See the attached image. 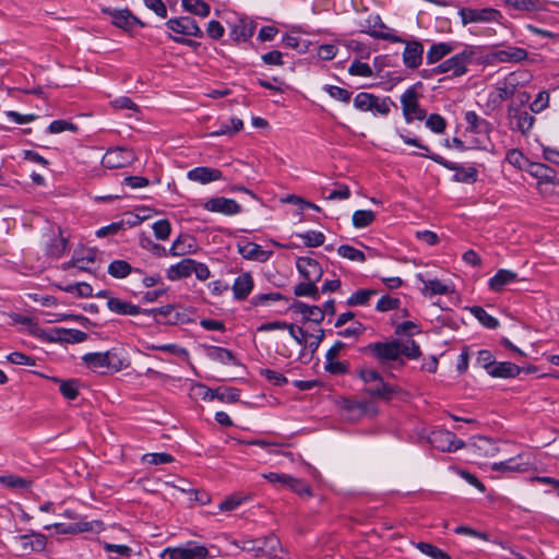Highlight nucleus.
Wrapping results in <instances>:
<instances>
[{"label":"nucleus","instance_id":"obj_1","mask_svg":"<svg viewBox=\"0 0 559 559\" xmlns=\"http://www.w3.org/2000/svg\"><path fill=\"white\" fill-rule=\"evenodd\" d=\"M82 362L88 370L99 373L119 372L130 365L124 349L117 347L85 354L82 356Z\"/></svg>","mask_w":559,"mask_h":559},{"label":"nucleus","instance_id":"obj_2","mask_svg":"<svg viewBox=\"0 0 559 559\" xmlns=\"http://www.w3.org/2000/svg\"><path fill=\"white\" fill-rule=\"evenodd\" d=\"M358 377L366 385L365 392L372 397L389 401L394 394L401 392L397 386L386 383L382 376L372 368H360Z\"/></svg>","mask_w":559,"mask_h":559},{"label":"nucleus","instance_id":"obj_3","mask_svg":"<svg viewBox=\"0 0 559 559\" xmlns=\"http://www.w3.org/2000/svg\"><path fill=\"white\" fill-rule=\"evenodd\" d=\"M474 56V50L472 48H466L463 51L448 58L431 70H425L423 76L431 78L432 75L441 73H450V75L454 78L462 76L467 73V67L472 62Z\"/></svg>","mask_w":559,"mask_h":559},{"label":"nucleus","instance_id":"obj_4","mask_svg":"<svg viewBox=\"0 0 559 559\" xmlns=\"http://www.w3.org/2000/svg\"><path fill=\"white\" fill-rule=\"evenodd\" d=\"M419 83L413 85L401 95L402 111L407 123L414 120H423L426 116V111L419 105Z\"/></svg>","mask_w":559,"mask_h":559},{"label":"nucleus","instance_id":"obj_5","mask_svg":"<svg viewBox=\"0 0 559 559\" xmlns=\"http://www.w3.org/2000/svg\"><path fill=\"white\" fill-rule=\"evenodd\" d=\"M13 542L21 555L40 552L46 548L47 544L46 536L37 532H31L25 535L15 536Z\"/></svg>","mask_w":559,"mask_h":559},{"label":"nucleus","instance_id":"obj_6","mask_svg":"<svg viewBox=\"0 0 559 559\" xmlns=\"http://www.w3.org/2000/svg\"><path fill=\"white\" fill-rule=\"evenodd\" d=\"M207 555V548L195 542H189L182 546L164 550V556H168L169 559H204Z\"/></svg>","mask_w":559,"mask_h":559},{"label":"nucleus","instance_id":"obj_7","mask_svg":"<svg viewBox=\"0 0 559 559\" xmlns=\"http://www.w3.org/2000/svg\"><path fill=\"white\" fill-rule=\"evenodd\" d=\"M366 349L381 364L395 361L400 358V341L372 343Z\"/></svg>","mask_w":559,"mask_h":559},{"label":"nucleus","instance_id":"obj_8","mask_svg":"<svg viewBox=\"0 0 559 559\" xmlns=\"http://www.w3.org/2000/svg\"><path fill=\"white\" fill-rule=\"evenodd\" d=\"M416 278L423 284L420 293L426 297L431 298L437 295H448L454 292L453 285L449 282H443L423 273L416 274Z\"/></svg>","mask_w":559,"mask_h":559},{"label":"nucleus","instance_id":"obj_9","mask_svg":"<svg viewBox=\"0 0 559 559\" xmlns=\"http://www.w3.org/2000/svg\"><path fill=\"white\" fill-rule=\"evenodd\" d=\"M459 15L462 19L464 25L469 23H489L496 22L501 16L498 10L491 8L485 9H471L463 8L459 11Z\"/></svg>","mask_w":559,"mask_h":559},{"label":"nucleus","instance_id":"obj_10","mask_svg":"<svg viewBox=\"0 0 559 559\" xmlns=\"http://www.w3.org/2000/svg\"><path fill=\"white\" fill-rule=\"evenodd\" d=\"M166 26L180 36L203 37V32L190 16H180L167 21Z\"/></svg>","mask_w":559,"mask_h":559},{"label":"nucleus","instance_id":"obj_11","mask_svg":"<svg viewBox=\"0 0 559 559\" xmlns=\"http://www.w3.org/2000/svg\"><path fill=\"white\" fill-rule=\"evenodd\" d=\"M519 83L520 82L515 73L509 74L489 93V102L493 105L501 104L503 100L508 99L515 93Z\"/></svg>","mask_w":559,"mask_h":559},{"label":"nucleus","instance_id":"obj_12","mask_svg":"<svg viewBox=\"0 0 559 559\" xmlns=\"http://www.w3.org/2000/svg\"><path fill=\"white\" fill-rule=\"evenodd\" d=\"M87 338L85 332L76 329L55 328L46 331L44 341L60 343H82Z\"/></svg>","mask_w":559,"mask_h":559},{"label":"nucleus","instance_id":"obj_13","mask_svg":"<svg viewBox=\"0 0 559 559\" xmlns=\"http://www.w3.org/2000/svg\"><path fill=\"white\" fill-rule=\"evenodd\" d=\"M203 207L213 213H219L226 216H233L241 212V205L234 199L216 197L209 199Z\"/></svg>","mask_w":559,"mask_h":559},{"label":"nucleus","instance_id":"obj_14","mask_svg":"<svg viewBox=\"0 0 559 559\" xmlns=\"http://www.w3.org/2000/svg\"><path fill=\"white\" fill-rule=\"evenodd\" d=\"M429 440L436 449L447 452H452L464 447V442L448 430L432 431Z\"/></svg>","mask_w":559,"mask_h":559},{"label":"nucleus","instance_id":"obj_15","mask_svg":"<svg viewBox=\"0 0 559 559\" xmlns=\"http://www.w3.org/2000/svg\"><path fill=\"white\" fill-rule=\"evenodd\" d=\"M134 159V154L122 147L110 148L103 157L102 164L109 169L126 167Z\"/></svg>","mask_w":559,"mask_h":559},{"label":"nucleus","instance_id":"obj_16","mask_svg":"<svg viewBox=\"0 0 559 559\" xmlns=\"http://www.w3.org/2000/svg\"><path fill=\"white\" fill-rule=\"evenodd\" d=\"M46 252L50 257L60 258L67 249L68 245V236L66 231L57 226L56 228H51L50 235L46 236Z\"/></svg>","mask_w":559,"mask_h":559},{"label":"nucleus","instance_id":"obj_17","mask_svg":"<svg viewBox=\"0 0 559 559\" xmlns=\"http://www.w3.org/2000/svg\"><path fill=\"white\" fill-rule=\"evenodd\" d=\"M532 468V462L524 454L491 465L492 471L501 473H526Z\"/></svg>","mask_w":559,"mask_h":559},{"label":"nucleus","instance_id":"obj_18","mask_svg":"<svg viewBox=\"0 0 559 559\" xmlns=\"http://www.w3.org/2000/svg\"><path fill=\"white\" fill-rule=\"evenodd\" d=\"M296 267L306 281L319 282L322 277L323 270L319 262L309 257H300L296 261Z\"/></svg>","mask_w":559,"mask_h":559},{"label":"nucleus","instance_id":"obj_19","mask_svg":"<svg viewBox=\"0 0 559 559\" xmlns=\"http://www.w3.org/2000/svg\"><path fill=\"white\" fill-rule=\"evenodd\" d=\"M96 251L93 249H82L75 251L71 261L62 264L63 270L78 269L80 271H91L95 263Z\"/></svg>","mask_w":559,"mask_h":559},{"label":"nucleus","instance_id":"obj_20","mask_svg":"<svg viewBox=\"0 0 559 559\" xmlns=\"http://www.w3.org/2000/svg\"><path fill=\"white\" fill-rule=\"evenodd\" d=\"M277 547V538L270 536L264 539L245 542L242 549L249 552H253L255 556H267L275 554Z\"/></svg>","mask_w":559,"mask_h":559},{"label":"nucleus","instance_id":"obj_21","mask_svg":"<svg viewBox=\"0 0 559 559\" xmlns=\"http://www.w3.org/2000/svg\"><path fill=\"white\" fill-rule=\"evenodd\" d=\"M98 296L106 297L107 298V302H106L107 308L111 312H115L117 314L136 316L141 312L140 307H138L129 301L122 300L120 298L109 296L107 292H102L98 294Z\"/></svg>","mask_w":559,"mask_h":559},{"label":"nucleus","instance_id":"obj_22","mask_svg":"<svg viewBox=\"0 0 559 559\" xmlns=\"http://www.w3.org/2000/svg\"><path fill=\"white\" fill-rule=\"evenodd\" d=\"M103 13L107 14L111 19V23L121 29H130L132 28L138 20L132 13L127 9L121 10H112L110 8H103Z\"/></svg>","mask_w":559,"mask_h":559},{"label":"nucleus","instance_id":"obj_23","mask_svg":"<svg viewBox=\"0 0 559 559\" xmlns=\"http://www.w3.org/2000/svg\"><path fill=\"white\" fill-rule=\"evenodd\" d=\"M198 251V243L190 235H179L173 242L169 254L173 257H182Z\"/></svg>","mask_w":559,"mask_h":559},{"label":"nucleus","instance_id":"obj_24","mask_svg":"<svg viewBox=\"0 0 559 559\" xmlns=\"http://www.w3.org/2000/svg\"><path fill=\"white\" fill-rule=\"evenodd\" d=\"M525 170L539 180V185L545 183V192H551L548 186L555 185V171L540 163L528 162Z\"/></svg>","mask_w":559,"mask_h":559},{"label":"nucleus","instance_id":"obj_25","mask_svg":"<svg viewBox=\"0 0 559 559\" xmlns=\"http://www.w3.org/2000/svg\"><path fill=\"white\" fill-rule=\"evenodd\" d=\"M187 178L191 181L206 185L212 181L221 180L223 178V174L217 168L195 167L187 173Z\"/></svg>","mask_w":559,"mask_h":559},{"label":"nucleus","instance_id":"obj_26","mask_svg":"<svg viewBox=\"0 0 559 559\" xmlns=\"http://www.w3.org/2000/svg\"><path fill=\"white\" fill-rule=\"evenodd\" d=\"M491 57L493 60H496L498 62L518 63L523 60H526L528 57V53L523 48L510 46V47L495 50L491 53Z\"/></svg>","mask_w":559,"mask_h":559},{"label":"nucleus","instance_id":"obj_27","mask_svg":"<svg viewBox=\"0 0 559 559\" xmlns=\"http://www.w3.org/2000/svg\"><path fill=\"white\" fill-rule=\"evenodd\" d=\"M424 47L418 41L407 43L403 51L405 67L416 69L421 64Z\"/></svg>","mask_w":559,"mask_h":559},{"label":"nucleus","instance_id":"obj_28","mask_svg":"<svg viewBox=\"0 0 559 559\" xmlns=\"http://www.w3.org/2000/svg\"><path fill=\"white\" fill-rule=\"evenodd\" d=\"M296 313L301 316L304 322L321 323L324 320V310L318 306H309L304 302L293 305Z\"/></svg>","mask_w":559,"mask_h":559},{"label":"nucleus","instance_id":"obj_29","mask_svg":"<svg viewBox=\"0 0 559 559\" xmlns=\"http://www.w3.org/2000/svg\"><path fill=\"white\" fill-rule=\"evenodd\" d=\"M239 252L245 259L258 262H266L272 255L271 251L263 250L260 245L254 242H246L239 246Z\"/></svg>","mask_w":559,"mask_h":559},{"label":"nucleus","instance_id":"obj_30","mask_svg":"<svg viewBox=\"0 0 559 559\" xmlns=\"http://www.w3.org/2000/svg\"><path fill=\"white\" fill-rule=\"evenodd\" d=\"M193 260L186 258L178 263L170 265L166 271V276L170 281H178L190 276L193 272Z\"/></svg>","mask_w":559,"mask_h":559},{"label":"nucleus","instance_id":"obj_31","mask_svg":"<svg viewBox=\"0 0 559 559\" xmlns=\"http://www.w3.org/2000/svg\"><path fill=\"white\" fill-rule=\"evenodd\" d=\"M424 156L430 157L433 160L444 165L445 167H448L452 170H455L454 180L457 182L473 183L477 180L478 173L475 167L463 168V167H459V166H450L447 163L441 162L439 158H437L435 156H430L428 154H424Z\"/></svg>","mask_w":559,"mask_h":559},{"label":"nucleus","instance_id":"obj_32","mask_svg":"<svg viewBox=\"0 0 559 559\" xmlns=\"http://www.w3.org/2000/svg\"><path fill=\"white\" fill-rule=\"evenodd\" d=\"M518 274L513 271L500 269L488 282L492 292H501L504 286L516 282Z\"/></svg>","mask_w":559,"mask_h":559},{"label":"nucleus","instance_id":"obj_33","mask_svg":"<svg viewBox=\"0 0 559 559\" xmlns=\"http://www.w3.org/2000/svg\"><path fill=\"white\" fill-rule=\"evenodd\" d=\"M253 289V278L249 273L240 274L234 282L233 293L235 298L245 299Z\"/></svg>","mask_w":559,"mask_h":559},{"label":"nucleus","instance_id":"obj_34","mask_svg":"<svg viewBox=\"0 0 559 559\" xmlns=\"http://www.w3.org/2000/svg\"><path fill=\"white\" fill-rule=\"evenodd\" d=\"M454 50V46L450 43H437L431 45L426 55L428 64H435L442 58L447 57Z\"/></svg>","mask_w":559,"mask_h":559},{"label":"nucleus","instance_id":"obj_35","mask_svg":"<svg viewBox=\"0 0 559 559\" xmlns=\"http://www.w3.org/2000/svg\"><path fill=\"white\" fill-rule=\"evenodd\" d=\"M520 373V368L509 361H502L495 364L492 368L489 369V374L496 378H513Z\"/></svg>","mask_w":559,"mask_h":559},{"label":"nucleus","instance_id":"obj_36","mask_svg":"<svg viewBox=\"0 0 559 559\" xmlns=\"http://www.w3.org/2000/svg\"><path fill=\"white\" fill-rule=\"evenodd\" d=\"M181 7L186 12L200 17H206L211 12L210 4L204 0H181Z\"/></svg>","mask_w":559,"mask_h":559},{"label":"nucleus","instance_id":"obj_37","mask_svg":"<svg viewBox=\"0 0 559 559\" xmlns=\"http://www.w3.org/2000/svg\"><path fill=\"white\" fill-rule=\"evenodd\" d=\"M14 322L20 323L25 326V331L29 333L31 335L44 341L46 336L45 329L40 328L37 322H35L32 318L16 314L14 317Z\"/></svg>","mask_w":559,"mask_h":559},{"label":"nucleus","instance_id":"obj_38","mask_svg":"<svg viewBox=\"0 0 559 559\" xmlns=\"http://www.w3.org/2000/svg\"><path fill=\"white\" fill-rule=\"evenodd\" d=\"M53 527L59 534H76L93 530L92 523H74V524H64V523H55L51 525H46V530H50Z\"/></svg>","mask_w":559,"mask_h":559},{"label":"nucleus","instance_id":"obj_39","mask_svg":"<svg viewBox=\"0 0 559 559\" xmlns=\"http://www.w3.org/2000/svg\"><path fill=\"white\" fill-rule=\"evenodd\" d=\"M473 448L479 456L491 457L498 453L497 444L488 438H478L474 441Z\"/></svg>","mask_w":559,"mask_h":559},{"label":"nucleus","instance_id":"obj_40","mask_svg":"<svg viewBox=\"0 0 559 559\" xmlns=\"http://www.w3.org/2000/svg\"><path fill=\"white\" fill-rule=\"evenodd\" d=\"M243 128V121L239 118H230L229 123H221L219 129L209 133L210 136H222V135H234L241 131Z\"/></svg>","mask_w":559,"mask_h":559},{"label":"nucleus","instance_id":"obj_41","mask_svg":"<svg viewBox=\"0 0 559 559\" xmlns=\"http://www.w3.org/2000/svg\"><path fill=\"white\" fill-rule=\"evenodd\" d=\"M373 21V25H372V29L370 32L371 36L376 37V38H381V39H389V40H392V41H399L400 39L392 34V31L390 28H388L380 20L379 16H371L369 19V22Z\"/></svg>","mask_w":559,"mask_h":559},{"label":"nucleus","instance_id":"obj_42","mask_svg":"<svg viewBox=\"0 0 559 559\" xmlns=\"http://www.w3.org/2000/svg\"><path fill=\"white\" fill-rule=\"evenodd\" d=\"M534 117L526 111L515 112L511 117V123L522 133L528 132L534 124Z\"/></svg>","mask_w":559,"mask_h":559},{"label":"nucleus","instance_id":"obj_43","mask_svg":"<svg viewBox=\"0 0 559 559\" xmlns=\"http://www.w3.org/2000/svg\"><path fill=\"white\" fill-rule=\"evenodd\" d=\"M376 214L370 210H357L353 213L352 223L355 228H366L373 223Z\"/></svg>","mask_w":559,"mask_h":559},{"label":"nucleus","instance_id":"obj_44","mask_svg":"<svg viewBox=\"0 0 559 559\" xmlns=\"http://www.w3.org/2000/svg\"><path fill=\"white\" fill-rule=\"evenodd\" d=\"M249 499L250 497L246 495H230L218 504V509L222 512L233 511Z\"/></svg>","mask_w":559,"mask_h":559},{"label":"nucleus","instance_id":"obj_45","mask_svg":"<svg viewBox=\"0 0 559 559\" xmlns=\"http://www.w3.org/2000/svg\"><path fill=\"white\" fill-rule=\"evenodd\" d=\"M131 271V265L124 260H115L108 265V273L115 278H124Z\"/></svg>","mask_w":559,"mask_h":559},{"label":"nucleus","instance_id":"obj_46","mask_svg":"<svg viewBox=\"0 0 559 559\" xmlns=\"http://www.w3.org/2000/svg\"><path fill=\"white\" fill-rule=\"evenodd\" d=\"M337 253L344 259L349 261L362 263L366 261V255L362 251L349 246L342 245L337 248Z\"/></svg>","mask_w":559,"mask_h":559},{"label":"nucleus","instance_id":"obj_47","mask_svg":"<svg viewBox=\"0 0 559 559\" xmlns=\"http://www.w3.org/2000/svg\"><path fill=\"white\" fill-rule=\"evenodd\" d=\"M0 483L11 489H28L31 487V480L16 476V475H4L0 476Z\"/></svg>","mask_w":559,"mask_h":559},{"label":"nucleus","instance_id":"obj_48","mask_svg":"<svg viewBox=\"0 0 559 559\" xmlns=\"http://www.w3.org/2000/svg\"><path fill=\"white\" fill-rule=\"evenodd\" d=\"M253 35V26L246 22H240L231 28L230 36L237 41H245Z\"/></svg>","mask_w":559,"mask_h":559},{"label":"nucleus","instance_id":"obj_49","mask_svg":"<svg viewBox=\"0 0 559 559\" xmlns=\"http://www.w3.org/2000/svg\"><path fill=\"white\" fill-rule=\"evenodd\" d=\"M143 346L146 349L162 350V352L169 353V354H173V355H176V356H179V357H183V358L188 357V352L185 348L179 347L176 344L156 345V344L144 343Z\"/></svg>","mask_w":559,"mask_h":559},{"label":"nucleus","instance_id":"obj_50","mask_svg":"<svg viewBox=\"0 0 559 559\" xmlns=\"http://www.w3.org/2000/svg\"><path fill=\"white\" fill-rule=\"evenodd\" d=\"M294 293L296 296L312 297L314 300L319 299V290L316 282L306 281L295 286Z\"/></svg>","mask_w":559,"mask_h":559},{"label":"nucleus","instance_id":"obj_51","mask_svg":"<svg viewBox=\"0 0 559 559\" xmlns=\"http://www.w3.org/2000/svg\"><path fill=\"white\" fill-rule=\"evenodd\" d=\"M287 488L293 490L295 493L299 495L302 498H309L312 496L311 488L307 485L302 479L295 478L290 476L289 481L287 484Z\"/></svg>","mask_w":559,"mask_h":559},{"label":"nucleus","instance_id":"obj_52","mask_svg":"<svg viewBox=\"0 0 559 559\" xmlns=\"http://www.w3.org/2000/svg\"><path fill=\"white\" fill-rule=\"evenodd\" d=\"M376 295V290L372 289H359L355 292L348 299V306H364L367 305L370 298Z\"/></svg>","mask_w":559,"mask_h":559},{"label":"nucleus","instance_id":"obj_53","mask_svg":"<svg viewBox=\"0 0 559 559\" xmlns=\"http://www.w3.org/2000/svg\"><path fill=\"white\" fill-rule=\"evenodd\" d=\"M471 311L484 326L488 329H495L499 325L498 320L487 313L483 308L474 307L471 309Z\"/></svg>","mask_w":559,"mask_h":559},{"label":"nucleus","instance_id":"obj_54","mask_svg":"<svg viewBox=\"0 0 559 559\" xmlns=\"http://www.w3.org/2000/svg\"><path fill=\"white\" fill-rule=\"evenodd\" d=\"M239 391L235 388H219L214 390V399L225 403H235L239 400Z\"/></svg>","mask_w":559,"mask_h":559},{"label":"nucleus","instance_id":"obj_55","mask_svg":"<svg viewBox=\"0 0 559 559\" xmlns=\"http://www.w3.org/2000/svg\"><path fill=\"white\" fill-rule=\"evenodd\" d=\"M141 461L144 464L159 465L173 463L174 457L168 453H146L142 456Z\"/></svg>","mask_w":559,"mask_h":559},{"label":"nucleus","instance_id":"obj_56","mask_svg":"<svg viewBox=\"0 0 559 559\" xmlns=\"http://www.w3.org/2000/svg\"><path fill=\"white\" fill-rule=\"evenodd\" d=\"M417 549L420 550L423 554L433 558V559H451L449 555H447L443 550L440 548L428 544V543H418L416 545Z\"/></svg>","mask_w":559,"mask_h":559},{"label":"nucleus","instance_id":"obj_57","mask_svg":"<svg viewBox=\"0 0 559 559\" xmlns=\"http://www.w3.org/2000/svg\"><path fill=\"white\" fill-rule=\"evenodd\" d=\"M299 237L304 240L308 247H319L323 245L325 236L321 231L309 230L305 234H300Z\"/></svg>","mask_w":559,"mask_h":559},{"label":"nucleus","instance_id":"obj_58","mask_svg":"<svg viewBox=\"0 0 559 559\" xmlns=\"http://www.w3.org/2000/svg\"><path fill=\"white\" fill-rule=\"evenodd\" d=\"M190 395L193 399H201L204 401H212L214 400V390H211L204 384L197 383L193 384L190 389Z\"/></svg>","mask_w":559,"mask_h":559},{"label":"nucleus","instance_id":"obj_59","mask_svg":"<svg viewBox=\"0 0 559 559\" xmlns=\"http://www.w3.org/2000/svg\"><path fill=\"white\" fill-rule=\"evenodd\" d=\"M404 355L408 358L416 359L420 356L419 346L411 340L401 342L400 341V357Z\"/></svg>","mask_w":559,"mask_h":559},{"label":"nucleus","instance_id":"obj_60","mask_svg":"<svg viewBox=\"0 0 559 559\" xmlns=\"http://www.w3.org/2000/svg\"><path fill=\"white\" fill-rule=\"evenodd\" d=\"M62 290L75 294L80 297H91L93 295V288L87 283H78L73 285H67L64 287H60Z\"/></svg>","mask_w":559,"mask_h":559},{"label":"nucleus","instance_id":"obj_61","mask_svg":"<svg viewBox=\"0 0 559 559\" xmlns=\"http://www.w3.org/2000/svg\"><path fill=\"white\" fill-rule=\"evenodd\" d=\"M154 235L159 240H166L171 233L170 223L167 219H159L152 225Z\"/></svg>","mask_w":559,"mask_h":559},{"label":"nucleus","instance_id":"obj_62","mask_svg":"<svg viewBox=\"0 0 559 559\" xmlns=\"http://www.w3.org/2000/svg\"><path fill=\"white\" fill-rule=\"evenodd\" d=\"M373 102V95L370 93H358L354 98V106L360 111H370Z\"/></svg>","mask_w":559,"mask_h":559},{"label":"nucleus","instance_id":"obj_63","mask_svg":"<svg viewBox=\"0 0 559 559\" xmlns=\"http://www.w3.org/2000/svg\"><path fill=\"white\" fill-rule=\"evenodd\" d=\"M506 159L514 167L519 169H524L528 165V159L522 154V152L518 150H510L507 153Z\"/></svg>","mask_w":559,"mask_h":559},{"label":"nucleus","instance_id":"obj_64","mask_svg":"<svg viewBox=\"0 0 559 559\" xmlns=\"http://www.w3.org/2000/svg\"><path fill=\"white\" fill-rule=\"evenodd\" d=\"M324 91L334 99L347 104L350 100V93L342 87L325 85Z\"/></svg>","mask_w":559,"mask_h":559}]
</instances>
